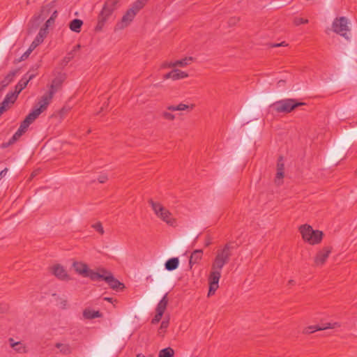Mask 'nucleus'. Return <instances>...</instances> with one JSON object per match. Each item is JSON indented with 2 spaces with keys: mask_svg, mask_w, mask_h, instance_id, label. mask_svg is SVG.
Returning a JSON list of instances; mask_svg holds the SVG:
<instances>
[{
  "mask_svg": "<svg viewBox=\"0 0 357 357\" xmlns=\"http://www.w3.org/2000/svg\"><path fill=\"white\" fill-rule=\"evenodd\" d=\"M230 245L226 244L222 248L218 250L215 254L208 276V296L213 295L219 287V281L221 277L222 270L230 259Z\"/></svg>",
  "mask_w": 357,
  "mask_h": 357,
  "instance_id": "1",
  "label": "nucleus"
},
{
  "mask_svg": "<svg viewBox=\"0 0 357 357\" xmlns=\"http://www.w3.org/2000/svg\"><path fill=\"white\" fill-rule=\"evenodd\" d=\"M146 0H137L123 15L121 20L115 26V31L123 30L128 27L134 20L137 13L145 5Z\"/></svg>",
  "mask_w": 357,
  "mask_h": 357,
  "instance_id": "2",
  "label": "nucleus"
},
{
  "mask_svg": "<svg viewBox=\"0 0 357 357\" xmlns=\"http://www.w3.org/2000/svg\"><path fill=\"white\" fill-rule=\"evenodd\" d=\"M150 204L155 215L162 220L163 222L167 223L168 225L175 227L176 225V221L173 218L169 211L164 207L160 203L150 201Z\"/></svg>",
  "mask_w": 357,
  "mask_h": 357,
  "instance_id": "3",
  "label": "nucleus"
},
{
  "mask_svg": "<svg viewBox=\"0 0 357 357\" xmlns=\"http://www.w3.org/2000/svg\"><path fill=\"white\" fill-rule=\"evenodd\" d=\"M299 231L302 235L303 239L311 245H315L321 242L323 233L319 230L313 229L309 225H301Z\"/></svg>",
  "mask_w": 357,
  "mask_h": 357,
  "instance_id": "4",
  "label": "nucleus"
},
{
  "mask_svg": "<svg viewBox=\"0 0 357 357\" xmlns=\"http://www.w3.org/2000/svg\"><path fill=\"white\" fill-rule=\"evenodd\" d=\"M303 105L304 102H298L295 99L287 98L273 102L270 107L278 113H289L296 107Z\"/></svg>",
  "mask_w": 357,
  "mask_h": 357,
  "instance_id": "5",
  "label": "nucleus"
},
{
  "mask_svg": "<svg viewBox=\"0 0 357 357\" xmlns=\"http://www.w3.org/2000/svg\"><path fill=\"white\" fill-rule=\"evenodd\" d=\"M349 24L350 22L346 17H336L333 22L332 29L337 34L349 40L351 35Z\"/></svg>",
  "mask_w": 357,
  "mask_h": 357,
  "instance_id": "6",
  "label": "nucleus"
},
{
  "mask_svg": "<svg viewBox=\"0 0 357 357\" xmlns=\"http://www.w3.org/2000/svg\"><path fill=\"white\" fill-rule=\"evenodd\" d=\"M340 326V324L336 321L333 323L310 325L305 328L303 332L307 334L313 333L317 331H324L328 328H336Z\"/></svg>",
  "mask_w": 357,
  "mask_h": 357,
  "instance_id": "7",
  "label": "nucleus"
},
{
  "mask_svg": "<svg viewBox=\"0 0 357 357\" xmlns=\"http://www.w3.org/2000/svg\"><path fill=\"white\" fill-rule=\"evenodd\" d=\"M119 0H108L105 2L102 10L100 13V18L102 23L107 20V18L116 9Z\"/></svg>",
  "mask_w": 357,
  "mask_h": 357,
  "instance_id": "8",
  "label": "nucleus"
},
{
  "mask_svg": "<svg viewBox=\"0 0 357 357\" xmlns=\"http://www.w3.org/2000/svg\"><path fill=\"white\" fill-rule=\"evenodd\" d=\"M331 252V248L325 247L319 250L314 258V263L317 266L323 265Z\"/></svg>",
  "mask_w": 357,
  "mask_h": 357,
  "instance_id": "9",
  "label": "nucleus"
},
{
  "mask_svg": "<svg viewBox=\"0 0 357 357\" xmlns=\"http://www.w3.org/2000/svg\"><path fill=\"white\" fill-rule=\"evenodd\" d=\"M40 115L39 109H33L21 123L20 128L24 132L29 125Z\"/></svg>",
  "mask_w": 357,
  "mask_h": 357,
  "instance_id": "10",
  "label": "nucleus"
},
{
  "mask_svg": "<svg viewBox=\"0 0 357 357\" xmlns=\"http://www.w3.org/2000/svg\"><path fill=\"white\" fill-rule=\"evenodd\" d=\"M102 314L98 310H95L91 307H86L84 309L82 312V319L91 320L96 318H100Z\"/></svg>",
  "mask_w": 357,
  "mask_h": 357,
  "instance_id": "11",
  "label": "nucleus"
},
{
  "mask_svg": "<svg viewBox=\"0 0 357 357\" xmlns=\"http://www.w3.org/2000/svg\"><path fill=\"white\" fill-rule=\"evenodd\" d=\"M53 274L60 280H68L70 278L65 268L59 264L54 265L52 267Z\"/></svg>",
  "mask_w": 357,
  "mask_h": 357,
  "instance_id": "12",
  "label": "nucleus"
},
{
  "mask_svg": "<svg viewBox=\"0 0 357 357\" xmlns=\"http://www.w3.org/2000/svg\"><path fill=\"white\" fill-rule=\"evenodd\" d=\"M53 95L51 94L50 92L45 94L40 99V100L38 102V107L35 108L34 109H39L40 114L47 109V106L51 102V100L53 98Z\"/></svg>",
  "mask_w": 357,
  "mask_h": 357,
  "instance_id": "13",
  "label": "nucleus"
},
{
  "mask_svg": "<svg viewBox=\"0 0 357 357\" xmlns=\"http://www.w3.org/2000/svg\"><path fill=\"white\" fill-rule=\"evenodd\" d=\"M105 281L113 289H118L119 288L123 287V284L121 282H120L118 280L114 278L113 275L109 271L107 274V276H105Z\"/></svg>",
  "mask_w": 357,
  "mask_h": 357,
  "instance_id": "14",
  "label": "nucleus"
},
{
  "mask_svg": "<svg viewBox=\"0 0 357 357\" xmlns=\"http://www.w3.org/2000/svg\"><path fill=\"white\" fill-rule=\"evenodd\" d=\"M108 271L105 269H100L98 272L93 271H88L86 276L89 277L92 280H102L105 281V278L107 276Z\"/></svg>",
  "mask_w": 357,
  "mask_h": 357,
  "instance_id": "15",
  "label": "nucleus"
},
{
  "mask_svg": "<svg viewBox=\"0 0 357 357\" xmlns=\"http://www.w3.org/2000/svg\"><path fill=\"white\" fill-rule=\"evenodd\" d=\"M33 77V74H26L20 80L16 86V91L17 94L20 93L26 86L29 82L32 79Z\"/></svg>",
  "mask_w": 357,
  "mask_h": 357,
  "instance_id": "16",
  "label": "nucleus"
},
{
  "mask_svg": "<svg viewBox=\"0 0 357 357\" xmlns=\"http://www.w3.org/2000/svg\"><path fill=\"white\" fill-rule=\"evenodd\" d=\"M10 346L15 351L18 353H25L26 347L24 344L20 340H15L14 338L10 337L8 340Z\"/></svg>",
  "mask_w": 357,
  "mask_h": 357,
  "instance_id": "17",
  "label": "nucleus"
},
{
  "mask_svg": "<svg viewBox=\"0 0 357 357\" xmlns=\"http://www.w3.org/2000/svg\"><path fill=\"white\" fill-rule=\"evenodd\" d=\"M284 178V164L280 159L278 163L277 173L275 178V183L277 185H280L283 183Z\"/></svg>",
  "mask_w": 357,
  "mask_h": 357,
  "instance_id": "18",
  "label": "nucleus"
},
{
  "mask_svg": "<svg viewBox=\"0 0 357 357\" xmlns=\"http://www.w3.org/2000/svg\"><path fill=\"white\" fill-rule=\"evenodd\" d=\"M193 108V104L189 105L183 102H181L178 105H172L167 107V109L172 112L190 110Z\"/></svg>",
  "mask_w": 357,
  "mask_h": 357,
  "instance_id": "19",
  "label": "nucleus"
},
{
  "mask_svg": "<svg viewBox=\"0 0 357 357\" xmlns=\"http://www.w3.org/2000/svg\"><path fill=\"white\" fill-rule=\"evenodd\" d=\"M192 61V57H185L182 59L176 60L175 61L169 62V67H185L189 65Z\"/></svg>",
  "mask_w": 357,
  "mask_h": 357,
  "instance_id": "20",
  "label": "nucleus"
},
{
  "mask_svg": "<svg viewBox=\"0 0 357 357\" xmlns=\"http://www.w3.org/2000/svg\"><path fill=\"white\" fill-rule=\"evenodd\" d=\"M179 265V259L178 257H172L169 259L165 264V269L168 271L176 270Z\"/></svg>",
  "mask_w": 357,
  "mask_h": 357,
  "instance_id": "21",
  "label": "nucleus"
},
{
  "mask_svg": "<svg viewBox=\"0 0 357 357\" xmlns=\"http://www.w3.org/2000/svg\"><path fill=\"white\" fill-rule=\"evenodd\" d=\"M73 267L75 271L79 275L86 276L89 271L88 266L86 264L82 262H74Z\"/></svg>",
  "mask_w": 357,
  "mask_h": 357,
  "instance_id": "22",
  "label": "nucleus"
},
{
  "mask_svg": "<svg viewBox=\"0 0 357 357\" xmlns=\"http://www.w3.org/2000/svg\"><path fill=\"white\" fill-rule=\"evenodd\" d=\"M202 257V250H195L192 252L191 254L189 264L190 266V268L192 266L193 264H197Z\"/></svg>",
  "mask_w": 357,
  "mask_h": 357,
  "instance_id": "23",
  "label": "nucleus"
},
{
  "mask_svg": "<svg viewBox=\"0 0 357 357\" xmlns=\"http://www.w3.org/2000/svg\"><path fill=\"white\" fill-rule=\"evenodd\" d=\"M62 79L60 77L55 78L51 85L49 92L52 94L53 96L55 94V93L59 90V89L61 87V85L62 84Z\"/></svg>",
  "mask_w": 357,
  "mask_h": 357,
  "instance_id": "24",
  "label": "nucleus"
},
{
  "mask_svg": "<svg viewBox=\"0 0 357 357\" xmlns=\"http://www.w3.org/2000/svg\"><path fill=\"white\" fill-rule=\"evenodd\" d=\"M17 93H9L6 95L4 100H3L1 105L7 108L9 104L13 103L17 98Z\"/></svg>",
  "mask_w": 357,
  "mask_h": 357,
  "instance_id": "25",
  "label": "nucleus"
},
{
  "mask_svg": "<svg viewBox=\"0 0 357 357\" xmlns=\"http://www.w3.org/2000/svg\"><path fill=\"white\" fill-rule=\"evenodd\" d=\"M80 48V45H75L73 49L69 52L67 55L64 57V59H63V61H62V64L66 66L68 63V62L74 57L75 56V54L77 51L79 50V49Z\"/></svg>",
  "mask_w": 357,
  "mask_h": 357,
  "instance_id": "26",
  "label": "nucleus"
},
{
  "mask_svg": "<svg viewBox=\"0 0 357 357\" xmlns=\"http://www.w3.org/2000/svg\"><path fill=\"white\" fill-rule=\"evenodd\" d=\"M83 24V22L79 19H75L70 23V29L71 31L79 33L81 29V26Z\"/></svg>",
  "mask_w": 357,
  "mask_h": 357,
  "instance_id": "27",
  "label": "nucleus"
},
{
  "mask_svg": "<svg viewBox=\"0 0 357 357\" xmlns=\"http://www.w3.org/2000/svg\"><path fill=\"white\" fill-rule=\"evenodd\" d=\"M167 305V296L165 295L162 297V298L160 301V302L158 303V304L157 305L156 312L161 313L163 314L166 310Z\"/></svg>",
  "mask_w": 357,
  "mask_h": 357,
  "instance_id": "28",
  "label": "nucleus"
},
{
  "mask_svg": "<svg viewBox=\"0 0 357 357\" xmlns=\"http://www.w3.org/2000/svg\"><path fill=\"white\" fill-rule=\"evenodd\" d=\"M173 76L174 80H177L183 78H185L188 77V74L184 71L180 70L178 69L173 70Z\"/></svg>",
  "mask_w": 357,
  "mask_h": 357,
  "instance_id": "29",
  "label": "nucleus"
},
{
  "mask_svg": "<svg viewBox=\"0 0 357 357\" xmlns=\"http://www.w3.org/2000/svg\"><path fill=\"white\" fill-rule=\"evenodd\" d=\"M174 350L170 347H167L160 350L158 357H174Z\"/></svg>",
  "mask_w": 357,
  "mask_h": 357,
  "instance_id": "30",
  "label": "nucleus"
},
{
  "mask_svg": "<svg viewBox=\"0 0 357 357\" xmlns=\"http://www.w3.org/2000/svg\"><path fill=\"white\" fill-rule=\"evenodd\" d=\"M56 347L60 349V351L63 354H69L71 351V349L68 344L57 343Z\"/></svg>",
  "mask_w": 357,
  "mask_h": 357,
  "instance_id": "31",
  "label": "nucleus"
},
{
  "mask_svg": "<svg viewBox=\"0 0 357 357\" xmlns=\"http://www.w3.org/2000/svg\"><path fill=\"white\" fill-rule=\"evenodd\" d=\"M24 133V132L23 130H21L19 128L16 132L13 135L12 138L9 140V144H11L17 141Z\"/></svg>",
  "mask_w": 357,
  "mask_h": 357,
  "instance_id": "32",
  "label": "nucleus"
},
{
  "mask_svg": "<svg viewBox=\"0 0 357 357\" xmlns=\"http://www.w3.org/2000/svg\"><path fill=\"white\" fill-rule=\"evenodd\" d=\"M14 77V73H10L6 75V77L1 81V85L3 86H6L8 84H9L13 79Z\"/></svg>",
  "mask_w": 357,
  "mask_h": 357,
  "instance_id": "33",
  "label": "nucleus"
},
{
  "mask_svg": "<svg viewBox=\"0 0 357 357\" xmlns=\"http://www.w3.org/2000/svg\"><path fill=\"white\" fill-rule=\"evenodd\" d=\"M41 43H43V40H40V38H38V37H36L34 40L32 42V43L29 46V52H32Z\"/></svg>",
  "mask_w": 357,
  "mask_h": 357,
  "instance_id": "34",
  "label": "nucleus"
},
{
  "mask_svg": "<svg viewBox=\"0 0 357 357\" xmlns=\"http://www.w3.org/2000/svg\"><path fill=\"white\" fill-rule=\"evenodd\" d=\"M47 28L45 26L44 28H41L40 29L38 35L36 36V37H38V38H40V40H42L43 41L45 37L47 35Z\"/></svg>",
  "mask_w": 357,
  "mask_h": 357,
  "instance_id": "35",
  "label": "nucleus"
},
{
  "mask_svg": "<svg viewBox=\"0 0 357 357\" xmlns=\"http://www.w3.org/2000/svg\"><path fill=\"white\" fill-rule=\"evenodd\" d=\"M47 28L45 26L44 28H41L40 29L38 35L36 36V37H38V38H40V40H42L43 41L45 37L47 35Z\"/></svg>",
  "mask_w": 357,
  "mask_h": 357,
  "instance_id": "36",
  "label": "nucleus"
},
{
  "mask_svg": "<svg viewBox=\"0 0 357 357\" xmlns=\"http://www.w3.org/2000/svg\"><path fill=\"white\" fill-rule=\"evenodd\" d=\"M93 228H94L97 231L102 234L104 233V229L102 227L100 222H96L92 225Z\"/></svg>",
  "mask_w": 357,
  "mask_h": 357,
  "instance_id": "37",
  "label": "nucleus"
},
{
  "mask_svg": "<svg viewBox=\"0 0 357 357\" xmlns=\"http://www.w3.org/2000/svg\"><path fill=\"white\" fill-rule=\"evenodd\" d=\"M308 22V20L307 19H303L300 17L295 18L294 20V24L296 25H300L301 24H306Z\"/></svg>",
  "mask_w": 357,
  "mask_h": 357,
  "instance_id": "38",
  "label": "nucleus"
},
{
  "mask_svg": "<svg viewBox=\"0 0 357 357\" xmlns=\"http://www.w3.org/2000/svg\"><path fill=\"white\" fill-rule=\"evenodd\" d=\"M163 116L166 119L170 120V121L174 120L175 119V116L173 114H172V113H170L169 112H163Z\"/></svg>",
  "mask_w": 357,
  "mask_h": 357,
  "instance_id": "39",
  "label": "nucleus"
},
{
  "mask_svg": "<svg viewBox=\"0 0 357 357\" xmlns=\"http://www.w3.org/2000/svg\"><path fill=\"white\" fill-rule=\"evenodd\" d=\"M162 315H163V314H161V313H158V312H156V314H155V315L154 318H153V320H152V323H153V324H156V323L159 322V321H160V320L161 319V318H162Z\"/></svg>",
  "mask_w": 357,
  "mask_h": 357,
  "instance_id": "40",
  "label": "nucleus"
},
{
  "mask_svg": "<svg viewBox=\"0 0 357 357\" xmlns=\"http://www.w3.org/2000/svg\"><path fill=\"white\" fill-rule=\"evenodd\" d=\"M8 310L6 305L0 303V314L6 313Z\"/></svg>",
  "mask_w": 357,
  "mask_h": 357,
  "instance_id": "41",
  "label": "nucleus"
},
{
  "mask_svg": "<svg viewBox=\"0 0 357 357\" xmlns=\"http://www.w3.org/2000/svg\"><path fill=\"white\" fill-rule=\"evenodd\" d=\"M173 75H173V70H172L171 72L165 74L163 77H164L165 79H169V78H172V79H174V76Z\"/></svg>",
  "mask_w": 357,
  "mask_h": 357,
  "instance_id": "42",
  "label": "nucleus"
},
{
  "mask_svg": "<svg viewBox=\"0 0 357 357\" xmlns=\"http://www.w3.org/2000/svg\"><path fill=\"white\" fill-rule=\"evenodd\" d=\"M48 11L47 8H43L41 10V15L38 17L39 18H42L43 20L45 18V13Z\"/></svg>",
  "mask_w": 357,
  "mask_h": 357,
  "instance_id": "43",
  "label": "nucleus"
},
{
  "mask_svg": "<svg viewBox=\"0 0 357 357\" xmlns=\"http://www.w3.org/2000/svg\"><path fill=\"white\" fill-rule=\"evenodd\" d=\"M7 172H8V169L7 168H5L2 171H1V172H0V179L1 178L4 177L6 175Z\"/></svg>",
  "mask_w": 357,
  "mask_h": 357,
  "instance_id": "44",
  "label": "nucleus"
},
{
  "mask_svg": "<svg viewBox=\"0 0 357 357\" xmlns=\"http://www.w3.org/2000/svg\"><path fill=\"white\" fill-rule=\"evenodd\" d=\"M107 176H105V175H102V176H100L99 178H98V181L101 183H104L106 180H107Z\"/></svg>",
  "mask_w": 357,
  "mask_h": 357,
  "instance_id": "45",
  "label": "nucleus"
},
{
  "mask_svg": "<svg viewBox=\"0 0 357 357\" xmlns=\"http://www.w3.org/2000/svg\"><path fill=\"white\" fill-rule=\"evenodd\" d=\"M53 22V17H51L50 19L47 20L45 22V27L48 28V26Z\"/></svg>",
  "mask_w": 357,
  "mask_h": 357,
  "instance_id": "46",
  "label": "nucleus"
},
{
  "mask_svg": "<svg viewBox=\"0 0 357 357\" xmlns=\"http://www.w3.org/2000/svg\"><path fill=\"white\" fill-rule=\"evenodd\" d=\"M31 52H29V48L24 53V54L22 55V58L23 59L27 58L29 56V55L31 54Z\"/></svg>",
  "mask_w": 357,
  "mask_h": 357,
  "instance_id": "47",
  "label": "nucleus"
},
{
  "mask_svg": "<svg viewBox=\"0 0 357 357\" xmlns=\"http://www.w3.org/2000/svg\"><path fill=\"white\" fill-rule=\"evenodd\" d=\"M168 321H163L161 324V328L163 329L167 328L168 326Z\"/></svg>",
  "mask_w": 357,
  "mask_h": 357,
  "instance_id": "48",
  "label": "nucleus"
},
{
  "mask_svg": "<svg viewBox=\"0 0 357 357\" xmlns=\"http://www.w3.org/2000/svg\"><path fill=\"white\" fill-rule=\"evenodd\" d=\"M169 63H162V66H161V68H169V67L168 66V64H169Z\"/></svg>",
  "mask_w": 357,
  "mask_h": 357,
  "instance_id": "49",
  "label": "nucleus"
},
{
  "mask_svg": "<svg viewBox=\"0 0 357 357\" xmlns=\"http://www.w3.org/2000/svg\"><path fill=\"white\" fill-rule=\"evenodd\" d=\"M295 281L294 280H289V282H288V284L289 285H294L295 284Z\"/></svg>",
  "mask_w": 357,
  "mask_h": 357,
  "instance_id": "50",
  "label": "nucleus"
},
{
  "mask_svg": "<svg viewBox=\"0 0 357 357\" xmlns=\"http://www.w3.org/2000/svg\"><path fill=\"white\" fill-rule=\"evenodd\" d=\"M283 45H284V43H282L274 44L273 47H279V46H283Z\"/></svg>",
  "mask_w": 357,
  "mask_h": 357,
  "instance_id": "51",
  "label": "nucleus"
},
{
  "mask_svg": "<svg viewBox=\"0 0 357 357\" xmlns=\"http://www.w3.org/2000/svg\"><path fill=\"white\" fill-rule=\"evenodd\" d=\"M104 300L111 302V303L112 302V298H109V297H105V298H104Z\"/></svg>",
  "mask_w": 357,
  "mask_h": 357,
  "instance_id": "52",
  "label": "nucleus"
},
{
  "mask_svg": "<svg viewBox=\"0 0 357 357\" xmlns=\"http://www.w3.org/2000/svg\"><path fill=\"white\" fill-rule=\"evenodd\" d=\"M66 303H66V301H62V303H61V307H63V308H64V307H66Z\"/></svg>",
  "mask_w": 357,
  "mask_h": 357,
  "instance_id": "53",
  "label": "nucleus"
},
{
  "mask_svg": "<svg viewBox=\"0 0 357 357\" xmlns=\"http://www.w3.org/2000/svg\"><path fill=\"white\" fill-rule=\"evenodd\" d=\"M56 11L54 10V13H53V15L51 17H53V20H54V17H56Z\"/></svg>",
  "mask_w": 357,
  "mask_h": 357,
  "instance_id": "54",
  "label": "nucleus"
},
{
  "mask_svg": "<svg viewBox=\"0 0 357 357\" xmlns=\"http://www.w3.org/2000/svg\"><path fill=\"white\" fill-rule=\"evenodd\" d=\"M136 357H145L144 356L142 355V354H138L137 355Z\"/></svg>",
  "mask_w": 357,
  "mask_h": 357,
  "instance_id": "55",
  "label": "nucleus"
}]
</instances>
